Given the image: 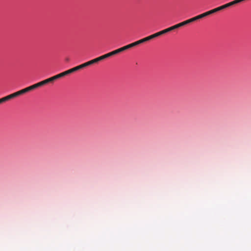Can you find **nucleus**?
Returning a JSON list of instances; mask_svg holds the SVG:
<instances>
[{
  "label": "nucleus",
  "instance_id": "nucleus-1",
  "mask_svg": "<svg viewBox=\"0 0 251 251\" xmlns=\"http://www.w3.org/2000/svg\"><path fill=\"white\" fill-rule=\"evenodd\" d=\"M90 63H89V61H88V62H85V63H84L83 64H81L80 65H78V66H76V67H75L74 68H72L71 69L67 70V71H65L64 72H62V73H61L60 74H59V76H60V77L61 78V77H63V76H64L65 75H69V74H70L71 73H74V72H75V71H77L78 70L82 69H83V68H84L85 67H87L88 66H90Z\"/></svg>",
  "mask_w": 251,
  "mask_h": 251
},
{
  "label": "nucleus",
  "instance_id": "nucleus-2",
  "mask_svg": "<svg viewBox=\"0 0 251 251\" xmlns=\"http://www.w3.org/2000/svg\"><path fill=\"white\" fill-rule=\"evenodd\" d=\"M190 24V23H189L188 20H186L185 21H183V22H182L181 23H180L179 24L175 25H173L172 26H171V27H170L169 28H167L166 29H165L166 30V33H167L168 32H170V31H171L172 30H173L174 29L178 28H179V27H181L182 26L185 25H186L187 24Z\"/></svg>",
  "mask_w": 251,
  "mask_h": 251
},
{
  "label": "nucleus",
  "instance_id": "nucleus-3",
  "mask_svg": "<svg viewBox=\"0 0 251 251\" xmlns=\"http://www.w3.org/2000/svg\"><path fill=\"white\" fill-rule=\"evenodd\" d=\"M110 56H112V54L111 53V52L108 53H106L105 54H104L103 55H101L100 57H98L96 58H95L94 59H92L90 61H89V62L90 63V65H91L94 63H97L100 61H101L104 59H106L108 57H109Z\"/></svg>",
  "mask_w": 251,
  "mask_h": 251
},
{
  "label": "nucleus",
  "instance_id": "nucleus-4",
  "mask_svg": "<svg viewBox=\"0 0 251 251\" xmlns=\"http://www.w3.org/2000/svg\"><path fill=\"white\" fill-rule=\"evenodd\" d=\"M60 78V77L59 74H58V75H54L53 76H52V77H50V78H49L48 79H45L44 80L40 81V82H39V83L40 86L41 87V86H43L44 85H46V84H48V83H49L50 82H52V81H54V80H56V79H57L58 78Z\"/></svg>",
  "mask_w": 251,
  "mask_h": 251
},
{
  "label": "nucleus",
  "instance_id": "nucleus-5",
  "mask_svg": "<svg viewBox=\"0 0 251 251\" xmlns=\"http://www.w3.org/2000/svg\"><path fill=\"white\" fill-rule=\"evenodd\" d=\"M209 15H210V13L208 11H207V12L203 13L199 15L196 17H194L193 18L189 19H188V21H189V23H191L195 22L197 20L202 19L206 16H209Z\"/></svg>",
  "mask_w": 251,
  "mask_h": 251
},
{
  "label": "nucleus",
  "instance_id": "nucleus-6",
  "mask_svg": "<svg viewBox=\"0 0 251 251\" xmlns=\"http://www.w3.org/2000/svg\"><path fill=\"white\" fill-rule=\"evenodd\" d=\"M165 33H166V30H165V29H164V30H161L160 31H159V32H158L157 33H154L153 34L150 35V36L147 37V38L148 41H149L150 40H151V39H152L153 38L157 37H158L159 36H161V35H163L164 34H165Z\"/></svg>",
  "mask_w": 251,
  "mask_h": 251
},
{
  "label": "nucleus",
  "instance_id": "nucleus-7",
  "mask_svg": "<svg viewBox=\"0 0 251 251\" xmlns=\"http://www.w3.org/2000/svg\"><path fill=\"white\" fill-rule=\"evenodd\" d=\"M147 41H148V39H147V38L146 37H145L144 38L140 39V40H139L138 41H136L135 42H133L132 43L133 44L134 47H135L136 46L139 45V44H141L143 43H144L145 42H147Z\"/></svg>",
  "mask_w": 251,
  "mask_h": 251
},
{
  "label": "nucleus",
  "instance_id": "nucleus-8",
  "mask_svg": "<svg viewBox=\"0 0 251 251\" xmlns=\"http://www.w3.org/2000/svg\"><path fill=\"white\" fill-rule=\"evenodd\" d=\"M241 2H242V0H234L232 1H231L230 2L226 3V5H227V7H230L233 5H235L236 4H237L238 3H240Z\"/></svg>",
  "mask_w": 251,
  "mask_h": 251
},
{
  "label": "nucleus",
  "instance_id": "nucleus-9",
  "mask_svg": "<svg viewBox=\"0 0 251 251\" xmlns=\"http://www.w3.org/2000/svg\"><path fill=\"white\" fill-rule=\"evenodd\" d=\"M122 51H124V50L123 49V47L111 51V53L112 54V56H113V55H114L117 54L118 53H120V52H121Z\"/></svg>",
  "mask_w": 251,
  "mask_h": 251
},
{
  "label": "nucleus",
  "instance_id": "nucleus-10",
  "mask_svg": "<svg viewBox=\"0 0 251 251\" xmlns=\"http://www.w3.org/2000/svg\"><path fill=\"white\" fill-rule=\"evenodd\" d=\"M132 47H134L133 44V43H131L130 44L125 46L124 47H123V49L124 50V51H125V50H128L130 48H131Z\"/></svg>",
  "mask_w": 251,
  "mask_h": 251
},
{
  "label": "nucleus",
  "instance_id": "nucleus-11",
  "mask_svg": "<svg viewBox=\"0 0 251 251\" xmlns=\"http://www.w3.org/2000/svg\"><path fill=\"white\" fill-rule=\"evenodd\" d=\"M220 11V10H219V7H217V8H214V9H212V10H209V13H210V15H211V14H213V13H216V12H218V11Z\"/></svg>",
  "mask_w": 251,
  "mask_h": 251
},
{
  "label": "nucleus",
  "instance_id": "nucleus-12",
  "mask_svg": "<svg viewBox=\"0 0 251 251\" xmlns=\"http://www.w3.org/2000/svg\"><path fill=\"white\" fill-rule=\"evenodd\" d=\"M20 92H21V95H23V94H25V93H27V92H29V89H28V87H26V88H24V89H22V90H20Z\"/></svg>",
  "mask_w": 251,
  "mask_h": 251
},
{
  "label": "nucleus",
  "instance_id": "nucleus-13",
  "mask_svg": "<svg viewBox=\"0 0 251 251\" xmlns=\"http://www.w3.org/2000/svg\"><path fill=\"white\" fill-rule=\"evenodd\" d=\"M219 7V10L220 11V10H223V9H225V8H227L228 7H227V5H226V4H225L223 5H222V6H219V7Z\"/></svg>",
  "mask_w": 251,
  "mask_h": 251
},
{
  "label": "nucleus",
  "instance_id": "nucleus-14",
  "mask_svg": "<svg viewBox=\"0 0 251 251\" xmlns=\"http://www.w3.org/2000/svg\"><path fill=\"white\" fill-rule=\"evenodd\" d=\"M13 95L14 96V97L16 98L17 97H18V96L21 95V93L20 92V91H17V92H15V93H13Z\"/></svg>",
  "mask_w": 251,
  "mask_h": 251
},
{
  "label": "nucleus",
  "instance_id": "nucleus-15",
  "mask_svg": "<svg viewBox=\"0 0 251 251\" xmlns=\"http://www.w3.org/2000/svg\"><path fill=\"white\" fill-rule=\"evenodd\" d=\"M0 99L2 100V103L9 100L7 96L1 98Z\"/></svg>",
  "mask_w": 251,
  "mask_h": 251
},
{
  "label": "nucleus",
  "instance_id": "nucleus-16",
  "mask_svg": "<svg viewBox=\"0 0 251 251\" xmlns=\"http://www.w3.org/2000/svg\"><path fill=\"white\" fill-rule=\"evenodd\" d=\"M32 86H33V87L34 88V89H36V88L40 87L39 82L37 83H36L35 84L32 85Z\"/></svg>",
  "mask_w": 251,
  "mask_h": 251
},
{
  "label": "nucleus",
  "instance_id": "nucleus-17",
  "mask_svg": "<svg viewBox=\"0 0 251 251\" xmlns=\"http://www.w3.org/2000/svg\"><path fill=\"white\" fill-rule=\"evenodd\" d=\"M7 96H8V99H9V100H11V99H12L14 98V96H13V94H10V95H8Z\"/></svg>",
  "mask_w": 251,
  "mask_h": 251
},
{
  "label": "nucleus",
  "instance_id": "nucleus-18",
  "mask_svg": "<svg viewBox=\"0 0 251 251\" xmlns=\"http://www.w3.org/2000/svg\"><path fill=\"white\" fill-rule=\"evenodd\" d=\"M28 89H29V91L34 90V88L33 87L32 85L28 87Z\"/></svg>",
  "mask_w": 251,
  "mask_h": 251
},
{
  "label": "nucleus",
  "instance_id": "nucleus-19",
  "mask_svg": "<svg viewBox=\"0 0 251 251\" xmlns=\"http://www.w3.org/2000/svg\"><path fill=\"white\" fill-rule=\"evenodd\" d=\"M2 103V100H1V99H0V103Z\"/></svg>",
  "mask_w": 251,
  "mask_h": 251
}]
</instances>
